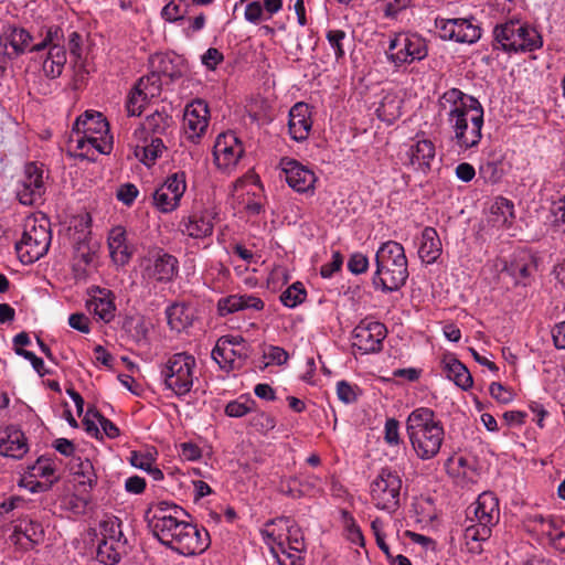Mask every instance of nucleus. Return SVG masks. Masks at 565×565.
Masks as SVG:
<instances>
[{
  "label": "nucleus",
  "instance_id": "obj_1",
  "mask_svg": "<svg viewBox=\"0 0 565 565\" xmlns=\"http://www.w3.org/2000/svg\"><path fill=\"white\" fill-rule=\"evenodd\" d=\"M438 105L440 110L447 111V121L454 132L455 143L463 150L477 147L482 138L481 103L476 97L454 87L439 97Z\"/></svg>",
  "mask_w": 565,
  "mask_h": 565
},
{
  "label": "nucleus",
  "instance_id": "obj_2",
  "mask_svg": "<svg viewBox=\"0 0 565 565\" xmlns=\"http://www.w3.org/2000/svg\"><path fill=\"white\" fill-rule=\"evenodd\" d=\"M406 434L412 449L420 460L437 457L445 440L444 425L429 407H418L409 413Z\"/></svg>",
  "mask_w": 565,
  "mask_h": 565
},
{
  "label": "nucleus",
  "instance_id": "obj_3",
  "mask_svg": "<svg viewBox=\"0 0 565 565\" xmlns=\"http://www.w3.org/2000/svg\"><path fill=\"white\" fill-rule=\"evenodd\" d=\"M500 520L499 499L493 492L481 493L466 511L463 539L470 552H481L480 543L490 539Z\"/></svg>",
  "mask_w": 565,
  "mask_h": 565
},
{
  "label": "nucleus",
  "instance_id": "obj_4",
  "mask_svg": "<svg viewBox=\"0 0 565 565\" xmlns=\"http://www.w3.org/2000/svg\"><path fill=\"white\" fill-rule=\"evenodd\" d=\"M376 269L372 276V285L383 292H392L403 287L408 278V263L402 244L387 241L375 254Z\"/></svg>",
  "mask_w": 565,
  "mask_h": 565
},
{
  "label": "nucleus",
  "instance_id": "obj_5",
  "mask_svg": "<svg viewBox=\"0 0 565 565\" xmlns=\"http://www.w3.org/2000/svg\"><path fill=\"white\" fill-rule=\"evenodd\" d=\"M153 536L167 548L182 555L193 556L203 553L210 545V535L205 529L180 521L178 518L164 522Z\"/></svg>",
  "mask_w": 565,
  "mask_h": 565
},
{
  "label": "nucleus",
  "instance_id": "obj_6",
  "mask_svg": "<svg viewBox=\"0 0 565 565\" xmlns=\"http://www.w3.org/2000/svg\"><path fill=\"white\" fill-rule=\"evenodd\" d=\"M494 49L507 53L533 52L543 45L540 33L520 21L510 20L493 30Z\"/></svg>",
  "mask_w": 565,
  "mask_h": 565
},
{
  "label": "nucleus",
  "instance_id": "obj_7",
  "mask_svg": "<svg viewBox=\"0 0 565 565\" xmlns=\"http://www.w3.org/2000/svg\"><path fill=\"white\" fill-rule=\"evenodd\" d=\"M195 358L186 352L170 355L160 367V376L166 390L178 397L189 394L194 384Z\"/></svg>",
  "mask_w": 565,
  "mask_h": 565
},
{
  "label": "nucleus",
  "instance_id": "obj_8",
  "mask_svg": "<svg viewBox=\"0 0 565 565\" xmlns=\"http://www.w3.org/2000/svg\"><path fill=\"white\" fill-rule=\"evenodd\" d=\"M73 131L83 135L77 139L79 149L89 145L103 154H108L113 150V137L109 135L108 121L99 111L86 110L76 118Z\"/></svg>",
  "mask_w": 565,
  "mask_h": 565
},
{
  "label": "nucleus",
  "instance_id": "obj_9",
  "mask_svg": "<svg viewBox=\"0 0 565 565\" xmlns=\"http://www.w3.org/2000/svg\"><path fill=\"white\" fill-rule=\"evenodd\" d=\"M403 481L399 473L390 467H384L370 484L371 501L379 510L390 514L401 507V490Z\"/></svg>",
  "mask_w": 565,
  "mask_h": 565
},
{
  "label": "nucleus",
  "instance_id": "obj_10",
  "mask_svg": "<svg viewBox=\"0 0 565 565\" xmlns=\"http://www.w3.org/2000/svg\"><path fill=\"white\" fill-rule=\"evenodd\" d=\"M52 234L47 226L32 224L25 225L21 239L15 244V250L23 264H33L43 257L50 248Z\"/></svg>",
  "mask_w": 565,
  "mask_h": 565
},
{
  "label": "nucleus",
  "instance_id": "obj_11",
  "mask_svg": "<svg viewBox=\"0 0 565 565\" xmlns=\"http://www.w3.org/2000/svg\"><path fill=\"white\" fill-rule=\"evenodd\" d=\"M428 54L424 38L418 34H397L391 40L387 58L396 66L424 60Z\"/></svg>",
  "mask_w": 565,
  "mask_h": 565
},
{
  "label": "nucleus",
  "instance_id": "obj_12",
  "mask_svg": "<svg viewBox=\"0 0 565 565\" xmlns=\"http://www.w3.org/2000/svg\"><path fill=\"white\" fill-rule=\"evenodd\" d=\"M435 25L444 41L471 44L481 38V29L473 23V18H436Z\"/></svg>",
  "mask_w": 565,
  "mask_h": 565
},
{
  "label": "nucleus",
  "instance_id": "obj_13",
  "mask_svg": "<svg viewBox=\"0 0 565 565\" xmlns=\"http://www.w3.org/2000/svg\"><path fill=\"white\" fill-rule=\"evenodd\" d=\"M178 274V258L163 249L156 250L142 269V278L154 284H170Z\"/></svg>",
  "mask_w": 565,
  "mask_h": 565
},
{
  "label": "nucleus",
  "instance_id": "obj_14",
  "mask_svg": "<svg viewBox=\"0 0 565 565\" xmlns=\"http://www.w3.org/2000/svg\"><path fill=\"white\" fill-rule=\"evenodd\" d=\"M186 190V175L184 171L170 174L166 181L154 191V205L163 213L175 210Z\"/></svg>",
  "mask_w": 565,
  "mask_h": 565
},
{
  "label": "nucleus",
  "instance_id": "obj_15",
  "mask_svg": "<svg viewBox=\"0 0 565 565\" xmlns=\"http://www.w3.org/2000/svg\"><path fill=\"white\" fill-rule=\"evenodd\" d=\"M279 167L288 185L298 193H313L317 177L307 166L296 159L284 157Z\"/></svg>",
  "mask_w": 565,
  "mask_h": 565
},
{
  "label": "nucleus",
  "instance_id": "obj_16",
  "mask_svg": "<svg viewBox=\"0 0 565 565\" xmlns=\"http://www.w3.org/2000/svg\"><path fill=\"white\" fill-rule=\"evenodd\" d=\"M387 335L385 324L377 321H361L353 330V348L362 354L376 353L382 350Z\"/></svg>",
  "mask_w": 565,
  "mask_h": 565
},
{
  "label": "nucleus",
  "instance_id": "obj_17",
  "mask_svg": "<svg viewBox=\"0 0 565 565\" xmlns=\"http://www.w3.org/2000/svg\"><path fill=\"white\" fill-rule=\"evenodd\" d=\"M210 120L207 104L202 99H194L186 105L183 115V130L186 140L198 143L205 134Z\"/></svg>",
  "mask_w": 565,
  "mask_h": 565
},
{
  "label": "nucleus",
  "instance_id": "obj_18",
  "mask_svg": "<svg viewBox=\"0 0 565 565\" xmlns=\"http://www.w3.org/2000/svg\"><path fill=\"white\" fill-rule=\"evenodd\" d=\"M44 193L43 170L36 163L29 162L24 169V177L17 189V196L21 204L33 205L42 200Z\"/></svg>",
  "mask_w": 565,
  "mask_h": 565
},
{
  "label": "nucleus",
  "instance_id": "obj_19",
  "mask_svg": "<svg viewBox=\"0 0 565 565\" xmlns=\"http://www.w3.org/2000/svg\"><path fill=\"white\" fill-rule=\"evenodd\" d=\"M214 160L216 166L223 170L234 168L244 154V147L235 132L221 134L214 145Z\"/></svg>",
  "mask_w": 565,
  "mask_h": 565
},
{
  "label": "nucleus",
  "instance_id": "obj_20",
  "mask_svg": "<svg viewBox=\"0 0 565 565\" xmlns=\"http://www.w3.org/2000/svg\"><path fill=\"white\" fill-rule=\"evenodd\" d=\"M44 529L42 524L30 518H21L13 526L9 541L19 551H31L44 541Z\"/></svg>",
  "mask_w": 565,
  "mask_h": 565
},
{
  "label": "nucleus",
  "instance_id": "obj_21",
  "mask_svg": "<svg viewBox=\"0 0 565 565\" xmlns=\"http://www.w3.org/2000/svg\"><path fill=\"white\" fill-rule=\"evenodd\" d=\"M537 270L536 257L529 250H516L505 263L503 271L513 278L515 285L529 286Z\"/></svg>",
  "mask_w": 565,
  "mask_h": 565
},
{
  "label": "nucleus",
  "instance_id": "obj_22",
  "mask_svg": "<svg viewBox=\"0 0 565 565\" xmlns=\"http://www.w3.org/2000/svg\"><path fill=\"white\" fill-rule=\"evenodd\" d=\"M265 308V302L254 294H232L222 297L217 300L216 309L220 317L244 311L254 310L262 311Z\"/></svg>",
  "mask_w": 565,
  "mask_h": 565
},
{
  "label": "nucleus",
  "instance_id": "obj_23",
  "mask_svg": "<svg viewBox=\"0 0 565 565\" xmlns=\"http://www.w3.org/2000/svg\"><path fill=\"white\" fill-rule=\"evenodd\" d=\"M312 120L309 106L305 103L295 104L289 110L288 129L296 141H303L311 130Z\"/></svg>",
  "mask_w": 565,
  "mask_h": 565
},
{
  "label": "nucleus",
  "instance_id": "obj_24",
  "mask_svg": "<svg viewBox=\"0 0 565 565\" xmlns=\"http://www.w3.org/2000/svg\"><path fill=\"white\" fill-rule=\"evenodd\" d=\"M107 241L111 260L118 266L127 265L134 254V247L128 243L125 227H113Z\"/></svg>",
  "mask_w": 565,
  "mask_h": 565
},
{
  "label": "nucleus",
  "instance_id": "obj_25",
  "mask_svg": "<svg viewBox=\"0 0 565 565\" xmlns=\"http://www.w3.org/2000/svg\"><path fill=\"white\" fill-rule=\"evenodd\" d=\"M211 355L222 370L228 372L241 367V365L236 364V361H245L248 359L249 349L248 347L237 349L224 344V341H217L214 349L212 350Z\"/></svg>",
  "mask_w": 565,
  "mask_h": 565
},
{
  "label": "nucleus",
  "instance_id": "obj_26",
  "mask_svg": "<svg viewBox=\"0 0 565 565\" xmlns=\"http://www.w3.org/2000/svg\"><path fill=\"white\" fill-rule=\"evenodd\" d=\"M183 509L168 501L152 503L146 511V520L152 533L158 532L164 522L178 518Z\"/></svg>",
  "mask_w": 565,
  "mask_h": 565
},
{
  "label": "nucleus",
  "instance_id": "obj_27",
  "mask_svg": "<svg viewBox=\"0 0 565 565\" xmlns=\"http://www.w3.org/2000/svg\"><path fill=\"white\" fill-rule=\"evenodd\" d=\"M28 452V444L24 434L14 428L8 427L0 433V455L13 459H21Z\"/></svg>",
  "mask_w": 565,
  "mask_h": 565
},
{
  "label": "nucleus",
  "instance_id": "obj_28",
  "mask_svg": "<svg viewBox=\"0 0 565 565\" xmlns=\"http://www.w3.org/2000/svg\"><path fill=\"white\" fill-rule=\"evenodd\" d=\"M97 295L92 296L86 302L89 312H93L104 322H110L115 317L116 306L113 292L108 289L96 287Z\"/></svg>",
  "mask_w": 565,
  "mask_h": 565
},
{
  "label": "nucleus",
  "instance_id": "obj_29",
  "mask_svg": "<svg viewBox=\"0 0 565 565\" xmlns=\"http://www.w3.org/2000/svg\"><path fill=\"white\" fill-rule=\"evenodd\" d=\"M443 252L441 241L434 227L427 226L423 230L418 256L426 264H434Z\"/></svg>",
  "mask_w": 565,
  "mask_h": 565
},
{
  "label": "nucleus",
  "instance_id": "obj_30",
  "mask_svg": "<svg viewBox=\"0 0 565 565\" xmlns=\"http://www.w3.org/2000/svg\"><path fill=\"white\" fill-rule=\"evenodd\" d=\"M214 214L211 211L204 210L202 212L193 213L184 222L183 232L193 238H204L213 233Z\"/></svg>",
  "mask_w": 565,
  "mask_h": 565
},
{
  "label": "nucleus",
  "instance_id": "obj_31",
  "mask_svg": "<svg viewBox=\"0 0 565 565\" xmlns=\"http://www.w3.org/2000/svg\"><path fill=\"white\" fill-rule=\"evenodd\" d=\"M169 121L170 118L166 114L154 111L153 114L147 116L141 126L135 130V136L139 140L147 142L149 135L159 137L160 135L164 134L169 126Z\"/></svg>",
  "mask_w": 565,
  "mask_h": 565
},
{
  "label": "nucleus",
  "instance_id": "obj_32",
  "mask_svg": "<svg viewBox=\"0 0 565 565\" xmlns=\"http://www.w3.org/2000/svg\"><path fill=\"white\" fill-rule=\"evenodd\" d=\"M446 376L454 381L463 391L469 390L472 384V376L467 366L458 359L449 356L444 360Z\"/></svg>",
  "mask_w": 565,
  "mask_h": 565
},
{
  "label": "nucleus",
  "instance_id": "obj_33",
  "mask_svg": "<svg viewBox=\"0 0 565 565\" xmlns=\"http://www.w3.org/2000/svg\"><path fill=\"white\" fill-rule=\"evenodd\" d=\"M168 324L171 330L181 332L192 326L193 315L185 303L175 302L166 309Z\"/></svg>",
  "mask_w": 565,
  "mask_h": 565
},
{
  "label": "nucleus",
  "instance_id": "obj_34",
  "mask_svg": "<svg viewBox=\"0 0 565 565\" xmlns=\"http://www.w3.org/2000/svg\"><path fill=\"white\" fill-rule=\"evenodd\" d=\"M126 543L127 540H102L97 547V559L105 565L117 564L120 561L121 555L126 552Z\"/></svg>",
  "mask_w": 565,
  "mask_h": 565
},
{
  "label": "nucleus",
  "instance_id": "obj_35",
  "mask_svg": "<svg viewBox=\"0 0 565 565\" xmlns=\"http://www.w3.org/2000/svg\"><path fill=\"white\" fill-rule=\"evenodd\" d=\"M490 214L494 226H510L514 218V204L507 198L497 196L491 204Z\"/></svg>",
  "mask_w": 565,
  "mask_h": 565
},
{
  "label": "nucleus",
  "instance_id": "obj_36",
  "mask_svg": "<svg viewBox=\"0 0 565 565\" xmlns=\"http://www.w3.org/2000/svg\"><path fill=\"white\" fill-rule=\"evenodd\" d=\"M66 61L65 46L51 47L42 65L45 76L52 79L60 77L63 73Z\"/></svg>",
  "mask_w": 565,
  "mask_h": 565
},
{
  "label": "nucleus",
  "instance_id": "obj_37",
  "mask_svg": "<svg viewBox=\"0 0 565 565\" xmlns=\"http://www.w3.org/2000/svg\"><path fill=\"white\" fill-rule=\"evenodd\" d=\"M409 157L413 164L417 163L423 171H427L435 158V146L428 139L418 140L411 146Z\"/></svg>",
  "mask_w": 565,
  "mask_h": 565
},
{
  "label": "nucleus",
  "instance_id": "obj_38",
  "mask_svg": "<svg viewBox=\"0 0 565 565\" xmlns=\"http://www.w3.org/2000/svg\"><path fill=\"white\" fill-rule=\"evenodd\" d=\"M32 40L33 38L28 30L17 26L11 28L7 41L12 52H8V56L14 58L28 52Z\"/></svg>",
  "mask_w": 565,
  "mask_h": 565
},
{
  "label": "nucleus",
  "instance_id": "obj_39",
  "mask_svg": "<svg viewBox=\"0 0 565 565\" xmlns=\"http://www.w3.org/2000/svg\"><path fill=\"white\" fill-rule=\"evenodd\" d=\"M402 100L393 93L385 94L376 108L377 117L388 124L394 122L401 116Z\"/></svg>",
  "mask_w": 565,
  "mask_h": 565
},
{
  "label": "nucleus",
  "instance_id": "obj_40",
  "mask_svg": "<svg viewBox=\"0 0 565 565\" xmlns=\"http://www.w3.org/2000/svg\"><path fill=\"white\" fill-rule=\"evenodd\" d=\"M163 141L158 136H151L149 145L137 146L136 157L140 158V161L146 166H151L161 156L164 149Z\"/></svg>",
  "mask_w": 565,
  "mask_h": 565
},
{
  "label": "nucleus",
  "instance_id": "obj_41",
  "mask_svg": "<svg viewBox=\"0 0 565 565\" xmlns=\"http://www.w3.org/2000/svg\"><path fill=\"white\" fill-rule=\"evenodd\" d=\"M256 402L246 394L226 404L224 413L228 417L241 418L255 411Z\"/></svg>",
  "mask_w": 565,
  "mask_h": 565
},
{
  "label": "nucleus",
  "instance_id": "obj_42",
  "mask_svg": "<svg viewBox=\"0 0 565 565\" xmlns=\"http://www.w3.org/2000/svg\"><path fill=\"white\" fill-rule=\"evenodd\" d=\"M279 522H284L287 527V543L286 546L290 551L301 553L306 550L305 539L302 532L299 526H297L294 521H291L287 516H281L278 519Z\"/></svg>",
  "mask_w": 565,
  "mask_h": 565
},
{
  "label": "nucleus",
  "instance_id": "obj_43",
  "mask_svg": "<svg viewBox=\"0 0 565 565\" xmlns=\"http://www.w3.org/2000/svg\"><path fill=\"white\" fill-rule=\"evenodd\" d=\"M72 470L75 476L82 478L79 480L81 484H87L90 489L97 484V476L89 459L77 458Z\"/></svg>",
  "mask_w": 565,
  "mask_h": 565
},
{
  "label": "nucleus",
  "instance_id": "obj_44",
  "mask_svg": "<svg viewBox=\"0 0 565 565\" xmlns=\"http://www.w3.org/2000/svg\"><path fill=\"white\" fill-rule=\"evenodd\" d=\"M164 83L166 82L161 78L159 73L152 71L147 76L139 78V81L136 83V86L140 90H145V94H147L150 98H153L160 95L162 85Z\"/></svg>",
  "mask_w": 565,
  "mask_h": 565
},
{
  "label": "nucleus",
  "instance_id": "obj_45",
  "mask_svg": "<svg viewBox=\"0 0 565 565\" xmlns=\"http://www.w3.org/2000/svg\"><path fill=\"white\" fill-rule=\"evenodd\" d=\"M154 68L166 83L174 82L182 76L181 68L174 65L172 60L168 56L158 57V64Z\"/></svg>",
  "mask_w": 565,
  "mask_h": 565
},
{
  "label": "nucleus",
  "instance_id": "obj_46",
  "mask_svg": "<svg viewBox=\"0 0 565 565\" xmlns=\"http://www.w3.org/2000/svg\"><path fill=\"white\" fill-rule=\"evenodd\" d=\"M306 296L307 291L303 285L296 281L280 295V301L288 308H295L306 299Z\"/></svg>",
  "mask_w": 565,
  "mask_h": 565
},
{
  "label": "nucleus",
  "instance_id": "obj_47",
  "mask_svg": "<svg viewBox=\"0 0 565 565\" xmlns=\"http://www.w3.org/2000/svg\"><path fill=\"white\" fill-rule=\"evenodd\" d=\"M179 2L175 0H171L167 3L161 10V17L163 20L170 23H177L179 21H183L185 15L189 12V3Z\"/></svg>",
  "mask_w": 565,
  "mask_h": 565
},
{
  "label": "nucleus",
  "instance_id": "obj_48",
  "mask_svg": "<svg viewBox=\"0 0 565 565\" xmlns=\"http://www.w3.org/2000/svg\"><path fill=\"white\" fill-rule=\"evenodd\" d=\"M341 520L345 531L348 532V539L354 544L364 546V536L354 516L349 511L342 510Z\"/></svg>",
  "mask_w": 565,
  "mask_h": 565
},
{
  "label": "nucleus",
  "instance_id": "obj_49",
  "mask_svg": "<svg viewBox=\"0 0 565 565\" xmlns=\"http://www.w3.org/2000/svg\"><path fill=\"white\" fill-rule=\"evenodd\" d=\"M479 174L487 183H498L504 174L503 164L497 160L486 161L480 166Z\"/></svg>",
  "mask_w": 565,
  "mask_h": 565
},
{
  "label": "nucleus",
  "instance_id": "obj_50",
  "mask_svg": "<svg viewBox=\"0 0 565 565\" xmlns=\"http://www.w3.org/2000/svg\"><path fill=\"white\" fill-rule=\"evenodd\" d=\"M150 97L145 94V90H140L136 85L128 95L126 102V109L129 116H139L142 113V108Z\"/></svg>",
  "mask_w": 565,
  "mask_h": 565
},
{
  "label": "nucleus",
  "instance_id": "obj_51",
  "mask_svg": "<svg viewBox=\"0 0 565 565\" xmlns=\"http://www.w3.org/2000/svg\"><path fill=\"white\" fill-rule=\"evenodd\" d=\"M100 534L103 536L102 540H126L121 530V521L115 516L108 518L100 522Z\"/></svg>",
  "mask_w": 565,
  "mask_h": 565
},
{
  "label": "nucleus",
  "instance_id": "obj_52",
  "mask_svg": "<svg viewBox=\"0 0 565 565\" xmlns=\"http://www.w3.org/2000/svg\"><path fill=\"white\" fill-rule=\"evenodd\" d=\"M326 38L334 52L335 60L339 62L345 56L344 50V40L347 39V33L340 29L328 30L326 33Z\"/></svg>",
  "mask_w": 565,
  "mask_h": 565
},
{
  "label": "nucleus",
  "instance_id": "obj_53",
  "mask_svg": "<svg viewBox=\"0 0 565 565\" xmlns=\"http://www.w3.org/2000/svg\"><path fill=\"white\" fill-rule=\"evenodd\" d=\"M550 214L553 227L565 233V194L552 202Z\"/></svg>",
  "mask_w": 565,
  "mask_h": 565
},
{
  "label": "nucleus",
  "instance_id": "obj_54",
  "mask_svg": "<svg viewBox=\"0 0 565 565\" xmlns=\"http://www.w3.org/2000/svg\"><path fill=\"white\" fill-rule=\"evenodd\" d=\"M29 472L35 478H50L55 472L54 462L50 458L40 457L32 466L29 467Z\"/></svg>",
  "mask_w": 565,
  "mask_h": 565
},
{
  "label": "nucleus",
  "instance_id": "obj_55",
  "mask_svg": "<svg viewBox=\"0 0 565 565\" xmlns=\"http://www.w3.org/2000/svg\"><path fill=\"white\" fill-rule=\"evenodd\" d=\"M126 330L130 333L134 341L137 343L146 342L148 335V326L142 318L137 320L130 319L125 322Z\"/></svg>",
  "mask_w": 565,
  "mask_h": 565
},
{
  "label": "nucleus",
  "instance_id": "obj_56",
  "mask_svg": "<svg viewBox=\"0 0 565 565\" xmlns=\"http://www.w3.org/2000/svg\"><path fill=\"white\" fill-rule=\"evenodd\" d=\"M384 440L388 446H398L402 443L399 436V422L393 417L387 418L384 426Z\"/></svg>",
  "mask_w": 565,
  "mask_h": 565
},
{
  "label": "nucleus",
  "instance_id": "obj_57",
  "mask_svg": "<svg viewBox=\"0 0 565 565\" xmlns=\"http://www.w3.org/2000/svg\"><path fill=\"white\" fill-rule=\"evenodd\" d=\"M88 415H93V418L99 423L103 431L108 438L114 439L120 435L119 428L110 419L102 415L97 409L88 408Z\"/></svg>",
  "mask_w": 565,
  "mask_h": 565
},
{
  "label": "nucleus",
  "instance_id": "obj_58",
  "mask_svg": "<svg viewBox=\"0 0 565 565\" xmlns=\"http://www.w3.org/2000/svg\"><path fill=\"white\" fill-rule=\"evenodd\" d=\"M384 2V17L387 19H396L398 13L406 10L413 4L414 0H382Z\"/></svg>",
  "mask_w": 565,
  "mask_h": 565
},
{
  "label": "nucleus",
  "instance_id": "obj_59",
  "mask_svg": "<svg viewBox=\"0 0 565 565\" xmlns=\"http://www.w3.org/2000/svg\"><path fill=\"white\" fill-rule=\"evenodd\" d=\"M356 390H358L356 385H352L344 380L339 381L337 383V396L344 404H352V403L356 402V399H358Z\"/></svg>",
  "mask_w": 565,
  "mask_h": 565
},
{
  "label": "nucleus",
  "instance_id": "obj_60",
  "mask_svg": "<svg viewBox=\"0 0 565 565\" xmlns=\"http://www.w3.org/2000/svg\"><path fill=\"white\" fill-rule=\"evenodd\" d=\"M278 550L282 555V557L277 556V563L279 565H302L303 564V557L300 555V553L290 551L284 542L278 543Z\"/></svg>",
  "mask_w": 565,
  "mask_h": 565
},
{
  "label": "nucleus",
  "instance_id": "obj_61",
  "mask_svg": "<svg viewBox=\"0 0 565 565\" xmlns=\"http://www.w3.org/2000/svg\"><path fill=\"white\" fill-rule=\"evenodd\" d=\"M250 424L260 433L266 434L276 427V419L264 412L253 416Z\"/></svg>",
  "mask_w": 565,
  "mask_h": 565
},
{
  "label": "nucleus",
  "instance_id": "obj_62",
  "mask_svg": "<svg viewBox=\"0 0 565 565\" xmlns=\"http://www.w3.org/2000/svg\"><path fill=\"white\" fill-rule=\"evenodd\" d=\"M138 194H139V190L137 189V186L135 184L125 183L118 188L116 198L122 204L130 206L137 199Z\"/></svg>",
  "mask_w": 565,
  "mask_h": 565
},
{
  "label": "nucleus",
  "instance_id": "obj_63",
  "mask_svg": "<svg viewBox=\"0 0 565 565\" xmlns=\"http://www.w3.org/2000/svg\"><path fill=\"white\" fill-rule=\"evenodd\" d=\"M369 268V259L367 257L360 252L353 253L348 260V269L354 274L360 275L367 270Z\"/></svg>",
  "mask_w": 565,
  "mask_h": 565
},
{
  "label": "nucleus",
  "instance_id": "obj_64",
  "mask_svg": "<svg viewBox=\"0 0 565 565\" xmlns=\"http://www.w3.org/2000/svg\"><path fill=\"white\" fill-rule=\"evenodd\" d=\"M156 458L150 451L140 452V451H131L129 457V462L131 466L147 470L154 462Z\"/></svg>",
  "mask_w": 565,
  "mask_h": 565
}]
</instances>
